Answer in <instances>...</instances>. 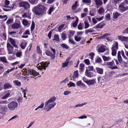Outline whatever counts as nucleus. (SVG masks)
Instances as JSON below:
<instances>
[{"mask_svg": "<svg viewBox=\"0 0 128 128\" xmlns=\"http://www.w3.org/2000/svg\"><path fill=\"white\" fill-rule=\"evenodd\" d=\"M78 3V2L77 1H76L75 2V4L73 5L72 6V9L74 10H75L76 9V7L78 6L77 4Z\"/></svg>", "mask_w": 128, "mask_h": 128, "instance_id": "24", "label": "nucleus"}, {"mask_svg": "<svg viewBox=\"0 0 128 128\" xmlns=\"http://www.w3.org/2000/svg\"><path fill=\"white\" fill-rule=\"evenodd\" d=\"M62 38L63 40H64L66 38V36L65 34L63 33L62 34Z\"/></svg>", "mask_w": 128, "mask_h": 128, "instance_id": "50", "label": "nucleus"}, {"mask_svg": "<svg viewBox=\"0 0 128 128\" xmlns=\"http://www.w3.org/2000/svg\"><path fill=\"white\" fill-rule=\"evenodd\" d=\"M78 18H77L76 20L73 23L72 26L74 27H75L77 26L78 24Z\"/></svg>", "mask_w": 128, "mask_h": 128, "instance_id": "38", "label": "nucleus"}, {"mask_svg": "<svg viewBox=\"0 0 128 128\" xmlns=\"http://www.w3.org/2000/svg\"><path fill=\"white\" fill-rule=\"evenodd\" d=\"M69 60L67 59L66 60V62L65 63L63 64L62 67H64L67 66L68 64V63L69 62Z\"/></svg>", "mask_w": 128, "mask_h": 128, "instance_id": "35", "label": "nucleus"}, {"mask_svg": "<svg viewBox=\"0 0 128 128\" xmlns=\"http://www.w3.org/2000/svg\"><path fill=\"white\" fill-rule=\"evenodd\" d=\"M104 10L102 8H100L98 10V12L100 14H101L103 13Z\"/></svg>", "mask_w": 128, "mask_h": 128, "instance_id": "29", "label": "nucleus"}, {"mask_svg": "<svg viewBox=\"0 0 128 128\" xmlns=\"http://www.w3.org/2000/svg\"><path fill=\"white\" fill-rule=\"evenodd\" d=\"M86 103H82V104H76L75 105V106L74 107V108H76L78 107H81L84 105L86 104Z\"/></svg>", "mask_w": 128, "mask_h": 128, "instance_id": "30", "label": "nucleus"}, {"mask_svg": "<svg viewBox=\"0 0 128 128\" xmlns=\"http://www.w3.org/2000/svg\"><path fill=\"white\" fill-rule=\"evenodd\" d=\"M89 70H86L85 72V75L91 78L92 76V75L91 74V73L90 72Z\"/></svg>", "mask_w": 128, "mask_h": 128, "instance_id": "15", "label": "nucleus"}, {"mask_svg": "<svg viewBox=\"0 0 128 128\" xmlns=\"http://www.w3.org/2000/svg\"><path fill=\"white\" fill-rule=\"evenodd\" d=\"M29 11L28 10L25 12L24 14L22 16V17L24 18L28 17H29Z\"/></svg>", "mask_w": 128, "mask_h": 128, "instance_id": "21", "label": "nucleus"}, {"mask_svg": "<svg viewBox=\"0 0 128 128\" xmlns=\"http://www.w3.org/2000/svg\"><path fill=\"white\" fill-rule=\"evenodd\" d=\"M22 53L20 52H18L16 53V56L17 57H20L22 55Z\"/></svg>", "mask_w": 128, "mask_h": 128, "instance_id": "47", "label": "nucleus"}, {"mask_svg": "<svg viewBox=\"0 0 128 128\" xmlns=\"http://www.w3.org/2000/svg\"><path fill=\"white\" fill-rule=\"evenodd\" d=\"M3 39L6 40V35L5 33H4L3 34Z\"/></svg>", "mask_w": 128, "mask_h": 128, "instance_id": "64", "label": "nucleus"}, {"mask_svg": "<svg viewBox=\"0 0 128 128\" xmlns=\"http://www.w3.org/2000/svg\"><path fill=\"white\" fill-rule=\"evenodd\" d=\"M110 35L109 34H104L102 36H101V38H106L107 41H108L110 39L109 37H108V36H110Z\"/></svg>", "mask_w": 128, "mask_h": 128, "instance_id": "12", "label": "nucleus"}, {"mask_svg": "<svg viewBox=\"0 0 128 128\" xmlns=\"http://www.w3.org/2000/svg\"><path fill=\"white\" fill-rule=\"evenodd\" d=\"M64 26L63 25H61V26H60L58 28V29L59 31H60L61 30L62 28Z\"/></svg>", "mask_w": 128, "mask_h": 128, "instance_id": "60", "label": "nucleus"}, {"mask_svg": "<svg viewBox=\"0 0 128 128\" xmlns=\"http://www.w3.org/2000/svg\"><path fill=\"white\" fill-rule=\"evenodd\" d=\"M84 62L87 65H89L90 64L89 60L88 59H85L84 60Z\"/></svg>", "mask_w": 128, "mask_h": 128, "instance_id": "46", "label": "nucleus"}, {"mask_svg": "<svg viewBox=\"0 0 128 128\" xmlns=\"http://www.w3.org/2000/svg\"><path fill=\"white\" fill-rule=\"evenodd\" d=\"M96 83L95 80L93 79L92 80H88L87 82V84L89 86L92 85Z\"/></svg>", "mask_w": 128, "mask_h": 128, "instance_id": "10", "label": "nucleus"}, {"mask_svg": "<svg viewBox=\"0 0 128 128\" xmlns=\"http://www.w3.org/2000/svg\"><path fill=\"white\" fill-rule=\"evenodd\" d=\"M98 82H100L101 83V85H102V83L104 82V80L102 78L100 77L98 78Z\"/></svg>", "mask_w": 128, "mask_h": 128, "instance_id": "27", "label": "nucleus"}, {"mask_svg": "<svg viewBox=\"0 0 128 128\" xmlns=\"http://www.w3.org/2000/svg\"><path fill=\"white\" fill-rule=\"evenodd\" d=\"M20 27V24L18 23H16L13 24L12 26L11 27L12 29H18Z\"/></svg>", "mask_w": 128, "mask_h": 128, "instance_id": "13", "label": "nucleus"}, {"mask_svg": "<svg viewBox=\"0 0 128 128\" xmlns=\"http://www.w3.org/2000/svg\"><path fill=\"white\" fill-rule=\"evenodd\" d=\"M106 17L107 20L110 19V14H107L106 15Z\"/></svg>", "mask_w": 128, "mask_h": 128, "instance_id": "49", "label": "nucleus"}, {"mask_svg": "<svg viewBox=\"0 0 128 128\" xmlns=\"http://www.w3.org/2000/svg\"><path fill=\"white\" fill-rule=\"evenodd\" d=\"M94 2L97 8L100 7L102 4V2L101 0H95Z\"/></svg>", "mask_w": 128, "mask_h": 128, "instance_id": "9", "label": "nucleus"}, {"mask_svg": "<svg viewBox=\"0 0 128 128\" xmlns=\"http://www.w3.org/2000/svg\"><path fill=\"white\" fill-rule=\"evenodd\" d=\"M104 47V46H102L98 48L99 51L100 52H104L105 50Z\"/></svg>", "mask_w": 128, "mask_h": 128, "instance_id": "20", "label": "nucleus"}, {"mask_svg": "<svg viewBox=\"0 0 128 128\" xmlns=\"http://www.w3.org/2000/svg\"><path fill=\"white\" fill-rule=\"evenodd\" d=\"M54 8L53 7H50L49 10V12L48 13L49 14H50L51 13V12L54 9Z\"/></svg>", "mask_w": 128, "mask_h": 128, "instance_id": "59", "label": "nucleus"}, {"mask_svg": "<svg viewBox=\"0 0 128 128\" xmlns=\"http://www.w3.org/2000/svg\"><path fill=\"white\" fill-rule=\"evenodd\" d=\"M76 84L78 86H80L81 85L82 86H84V84H83L82 83V82L81 81H78L76 82Z\"/></svg>", "mask_w": 128, "mask_h": 128, "instance_id": "41", "label": "nucleus"}, {"mask_svg": "<svg viewBox=\"0 0 128 128\" xmlns=\"http://www.w3.org/2000/svg\"><path fill=\"white\" fill-rule=\"evenodd\" d=\"M120 15V14L117 12H115L113 14V16L114 18H117Z\"/></svg>", "mask_w": 128, "mask_h": 128, "instance_id": "25", "label": "nucleus"}, {"mask_svg": "<svg viewBox=\"0 0 128 128\" xmlns=\"http://www.w3.org/2000/svg\"><path fill=\"white\" fill-rule=\"evenodd\" d=\"M78 28L80 30H81L82 29V26L80 23L78 26Z\"/></svg>", "mask_w": 128, "mask_h": 128, "instance_id": "58", "label": "nucleus"}, {"mask_svg": "<svg viewBox=\"0 0 128 128\" xmlns=\"http://www.w3.org/2000/svg\"><path fill=\"white\" fill-rule=\"evenodd\" d=\"M120 52L119 51L118 53V61L120 63H122V58L120 55Z\"/></svg>", "mask_w": 128, "mask_h": 128, "instance_id": "17", "label": "nucleus"}, {"mask_svg": "<svg viewBox=\"0 0 128 128\" xmlns=\"http://www.w3.org/2000/svg\"><path fill=\"white\" fill-rule=\"evenodd\" d=\"M81 37L77 36H76L74 37L75 40L77 42L80 41L81 40Z\"/></svg>", "mask_w": 128, "mask_h": 128, "instance_id": "31", "label": "nucleus"}, {"mask_svg": "<svg viewBox=\"0 0 128 128\" xmlns=\"http://www.w3.org/2000/svg\"><path fill=\"white\" fill-rule=\"evenodd\" d=\"M46 9L45 6L41 4L34 6L32 9L33 12L38 16H42L46 14Z\"/></svg>", "mask_w": 128, "mask_h": 128, "instance_id": "1", "label": "nucleus"}, {"mask_svg": "<svg viewBox=\"0 0 128 128\" xmlns=\"http://www.w3.org/2000/svg\"><path fill=\"white\" fill-rule=\"evenodd\" d=\"M104 26V24L103 22H102L99 24H98L95 27L96 28H102Z\"/></svg>", "mask_w": 128, "mask_h": 128, "instance_id": "19", "label": "nucleus"}, {"mask_svg": "<svg viewBox=\"0 0 128 128\" xmlns=\"http://www.w3.org/2000/svg\"><path fill=\"white\" fill-rule=\"evenodd\" d=\"M9 40L12 45L15 43V41L12 38H9Z\"/></svg>", "mask_w": 128, "mask_h": 128, "instance_id": "43", "label": "nucleus"}, {"mask_svg": "<svg viewBox=\"0 0 128 128\" xmlns=\"http://www.w3.org/2000/svg\"><path fill=\"white\" fill-rule=\"evenodd\" d=\"M69 42H70L71 43L73 44H75V42H74L73 40L71 39L70 38L69 40Z\"/></svg>", "mask_w": 128, "mask_h": 128, "instance_id": "63", "label": "nucleus"}, {"mask_svg": "<svg viewBox=\"0 0 128 128\" xmlns=\"http://www.w3.org/2000/svg\"><path fill=\"white\" fill-rule=\"evenodd\" d=\"M70 86H75V84L70 82V84L68 83L67 84V86L69 88L70 87Z\"/></svg>", "mask_w": 128, "mask_h": 128, "instance_id": "34", "label": "nucleus"}, {"mask_svg": "<svg viewBox=\"0 0 128 128\" xmlns=\"http://www.w3.org/2000/svg\"><path fill=\"white\" fill-rule=\"evenodd\" d=\"M10 94L9 93H8L6 94L2 98V99H3L6 98L9 96Z\"/></svg>", "mask_w": 128, "mask_h": 128, "instance_id": "37", "label": "nucleus"}, {"mask_svg": "<svg viewBox=\"0 0 128 128\" xmlns=\"http://www.w3.org/2000/svg\"><path fill=\"white\" fill-rule=\"evenodd\" d=\"M46 62H45L43 64H41V67L39 68H38V69L40 70H41L42 69H43L44 70H46V68L48 67V66L47 64L46 65Z\"/></svg>", "mask_w": 128, "mask_h": 128, "instance_id": "11", "label": "nucleus"}, {"mask_svg": "<svg viewBox=\"0 0 128 128\" xmlns=\"http://www.w3.org/2000/svg\"><path fill=\"white\" fill-rule=\"evenodd\" d=\"M26 44L27 43L26 42L25 43H22L20 44V46L22 49H24L26 46Z\"/></svg>", "mask_w": 128, "mask_h": 128, "instance_id": "28", "label": "nucleus"}, {"mask_svg": "<svg viewBox=\"0 0 128 128\" xmlns=\"http://www.w3.org/2000/svg\"><path fill=\"white\" fill-rule=\"evenodd\" d=\"M36 48V51L37 52L38 54H40V51L39 47L38 46H37Z\"/></svg>", "mask_w": 128, "mask_h": 128, "instance_id": "56", "label": "nucleus"}, {"mask_svg": "<svg viewBox=\"0 0 128 128\" xmlns=\"http://www.w3.org/2000/svg\"><path fill=\"white\" fill-rule=\"evenodd\" d=\"M84 68V65L83 64H81L80 65V69L82 72L83 71Z\"/></svg>", "mask_w": 128, "mask_h": 128, "instance_id": "33", "label": "nucleus"}, {"mask_svg": "<svg viewBox=\"0 0 128 128\" xmlns=\"http://www.w3.org/2000/svg\"><path fill=\"white\" fill-rule=\"evenodd\" d=\"M25 71V73L26 74L28 75L29 74L30 75H32L33 76V70H31L30 69L26 70Z\"/></svg>", "mask_w": 128, "mask_h": 128, "instance_id": "16", "label": "nucleus"}, {"mask_svg": "<svg viewBox=\"0 0 128 128\" xmlns=\"http://www.w3.org/2000/svg\"><path fill=\"white\" fill-rule=\"evenodd\" d=\"M113 47L112 48V55L113 56H114L116 55V50L118 49V43L117 42H116L113 46Z\"/></svg>", "mask_w": 128, "mask_h": 128, "instance_id": "5", "label": "nucleus"}, {"mask_svg": "<svg viewBox=\"0 0 128 128\" xmlns=\"http://www.w3.org/2000/svg\"><path fill=\"white\" fill-rule=\"evenodd\" d=\"M7 47L8 51L9 54H11L12 53L13 50V47L9 43L7 44Z\"/></svg>", "mask_w": 128, "mask_h": 128, "instance_id": "8", "label": "nucleus"}, {"mask_svg": "<svg viewBox=\"0 0 128 128\" xmlns=\"http://www.w3.org/2000/svg\"><path fill=\"white\" fill-rule=\"evenodd\" d=\"M39 74L38 72H37L35 71H34L33 72V76H36L38 75Z\"/></svg>", "mask_w": 128, "mask_h": 128, "instance_id": "52", "label": "nucleus"}, {"mask_svg": "<svg viewBox=\"0 0 128 128\" xmlns=\"http://www.w3.org/2000/svg\"><path fill=\"white\" fill-rule=\"evenodd\" d=\"M124 38V36H118V39L120 40L123 41Z\"/></svg>", "mask_w": 128, "mask_h": 128, "instance_id": "45", "label": "nucleus"}, {"mask_svg": "<svg viewBox=\"0 0 128 128\" xmlns=\"http://www.w3.org/2000/svg\"><path fill=\"white\" fill-rule=\"evenodd\" d=\"M0 60L1 61L4 62L6 63L7 62L6 59L5 57H3L0 58Z\"/></svg>", "mask_w": 128, "mask_h": 128, "instance_id": "42", "label": "nucleus"}, {"mask_svg": "<svg viewBox=\"0 0 128 128\" xmlns=\"http://www.w3.org/2000/svg\"><path fill=\"white\" fill-rule=\"evenodd\" d=\"M49 56H50L51 58L53 60L55 57V54H52L51 53Z\"/></svg>", "mask_w": 128, "mask_h": 128, "instance_id": "40", "label": "nucleus"}, {"mask_svg": "<svg viewBox=\"0 0 128 128\" xmlns=\"http://www.w3.org/2000/svg\"><path fill=\"white\" fill-rule=\"evenodd\" d=\"M122 33L123 34L127 33L128 34V27L123 30Z\"/></svg>", "mask_w": 128, "mask_h": 128, "instance_id": "57", "label": "nucleus"}, {"mask_svg": "<svg viewBox=\"0 0 128 128\" xmlns=\"http://www.w3.org/2000/svg\"><path fill=\"white\" fill-rule=\"evenodd\" d=\"M19 5L20 7H24V9L26 10L30 8V5L29 3L26 1H22L19 3Z\"/></svg>", "mask_w": 128, "mask_h": 128, "instance_id": "3", "label": "nucleus"}, {"mask_svg": "<svg viewBox=\"0 0 128 128\" xmlns=\"http://www.w3.org/2000/svg\"><path fill=\"white\" fill-rule=\"evenodd\" d=\"M23 24L25 26H27L28 24V22L26 20H23L22 21Z\"/></svg>", "mask_w": 128, "mask_h": 128, "instance_id": "36", "label": "nucleus"}, {"mask_svg": "<svg viewBox=\"0 0 128 128\" xmlns=\"http://www.w3.org/2000/svg\"><path fill=\"white\" fill-rule=\"evenodd\" d=\"M106 64L108 66V67L112 70H114L118 68V67L116 66H113L114 64V62L113 60L110 62H108L106 63Z\"/></svg>", "mask_w": 128, "mask_h": 128, "instance_id": "6", "label": "nucleus"}, {"mask_svg": "<svg viewBox=\"0 0 128 128\" xmlns=\"http://www.w3.org/2000/svg\"><path fill=\"white\" fill-rule=\"evenodd\" d=\"M71 91H70L66 90L65 91L64 93V94L65 95H67L69 94L70 93Z\"/></svg>", "mask_w": 128, "mask_h": 128, "instance_id": "48", "label": "nucleus"}, {"mask_svg": "<svg viewBox=\"0 0 128 128\" xmlns=\"http://www.w3.org/2000/svg\"><path fill=\"white\" fill-rule=\"evenodd\" d=\"M96 70L98 73L101 74H103V70L102 69L99 68H96Z\"/></svg>", "mask_w": 128, "mask_h": 128, "instance_id": "18", "label": "nucleus"}, {"mask_svg": "<svg viewBox=\"0 0 128 128\" xmlns=\"http://www.w3.org/2000/svg\"><path fill=\"white\" fill-rule=\"evenodd\" d=\"M102 58L104 61H107L110 60V58L109 57H106L105 56H102Z\"/></svg>", "mask_w": 128, "mask_h": 128, "instance_id": "26", "label": "nucleus"}, {"mask_svg": "<svg viewBox=\"0 0 128 128\" xmlns=\"http://www.w3.org/2000/svg\"><path fill=\"white\" fill-rule=\"evenodd\" d=\"M35 27V24L34 22L32 21V25L31 27V31H33Z\"/></svg>", "mask_w": 128, "mask_h": 128, "instance_id": "39", "label": "nucleus"}, {"mask_svg": "<svg viewBox=\"0 0 128 128\" xmlns=\"http://www.w3.org/2000/svg\"><path fill=\"white\" fill-rule=\"evenodd\" d=\"M13 83L14 84L18 86H20L21 84L20 82H19L18 80L14 81Z\"/></svg>", "mask_w": 128, "mask_h": 128, "instance_id": "22", "label": "nucleus"}, {"mask_svg": "<svg viewBox=\"0 0 128 128\" xmlns=\"http://www.w3.org/2000/svg\"><path fill=\"white\" fill-rule=\"evenodd\" d=\"M88 69H87L88 70H89V71H90V70L93 71V66H89L88 67Z\"/></svg>", "mask_w": 128, "mask_h": 128, "instance_id": "55", "label": "nucleus"}, {"mask_svg": "<svg viewBox=\"0 0 128 128\" xmlns=\"http://www.w3.org/2000/svg\"><path fill=\"white\" fill-rule=\"evenodd\" d=\"M85 25L84 28L86 29L89 26V24L86 21L84 22Z\"/></svg>", "mask_w": 128, "mask_h": 128, "instance_id": "44", "label": "nucleus"}, {"mask_svg": "<svg viewBox=\"0 0 128 128\" xmlns=\"http://www.w3.org/2000/svg\"><path fill=\"white\" fill-rule=\"evenodd\" d=\"M12 87L10 84L6 83L4 84V90H6L7 89H9Z\"/></svg>", "mask_w": 128, "mask_h": 128, "instance_id": "14", "label": "nucleus"}, {"mask_svg": "<svg viewBox=\"0 0 128 128\" xmlns=\"http://www.w3.org/2000/svg\"><path fill=\"white\" fill-rule=\"evenodd\" d=\"M124 3L122 2L120 4L119 6V10L121 12H123L127 10L128 9L127 6H125L124 5Z\"/></svg>", "mask_w": 128, "mask_h": 128, "instance_id": "7", "label": "nucleus"}, {"mask_svg": "<svg viewBox=\"0 0 128 128\" xmlns=\"http://www.w3.org/2000/svg\"><path fill=\"white\" fill-rule=\"evenodd\" d=\"M54 39L53 40H56V41H58L59 42V38L58 35H55L54 36Z\"/></svg>", "mask_w": 128, "mask_h": 128, "instance_id": "32", "label": "nucleus"}, {"mask_svg": "<svg viewBox=\"0 0 128 128\" xmlns=\"http://www.w3.org/2000/svg\"><path fill=\"white\" fill-rule=\"evenodd\" d=\"M29 2L32 4H34L36 2V0H28Z\"/></svg>", "mask_w": 128, "mask_h": 128, "instance_id": "62", "label": "nucleus"}, {"mask_svg": "<svg viewBox=\"0 0 128 128\" xmlns=\"http://www.w3.org/2000/svg\"><path fill=\"white\" fill-rule=\"evenodd\" d=\"M18 95L19 96V97H18V101H21L22 100V98H21V96H22V95H21V94L20 93H19Z\"/></svg>", "mask_w": 128, "mask_h": 128, "instance_id": "53", "label": "nucleus"}, {"mask_svg": "<svg viewBox=\"0 0 128 128\" xmlns=\"http://www.w3.org/2000/svg\"><path fill=\"white\" fill-rule=\"evenodd\" d=\"M18 106L17 103L15 102H12L10 103L8 105V107L11 110H13L15 108H16Z\"/></svg>", "mask_w": 128, "mask_h": 128, "instance_id": "4", "label": "nucleus"}, {"mask_svg": "<svg viewBox=\"0 0 128 128\" xmlns=\"http://www.w3.org/2000/svg\"><path fill=\"white\" fill-rule=\"evenodd\" d=\"M78 73L77 71H74V74L72 76V78H78Z\"/></svg>", "mask_w": 128, "mask_h": 128, "instance_id": "23", "label": "nucleus"}, {"mask_svg": "<svg viewBox=\"0 0 128 128\" xmlns=\"http://www.w3.org/2000/svg\"><path fill=\"white\" fill-rule=\"evenodd\" d=\"M12 21V19H9L8 20L7 22L6 23L7 24H10Z\"/></svg>", "mask_w": 128, "mask_h": 128, "instance_id": "61", "label": "nucleus"}, {"mask_svg": "<svg viewBox=\"0 0 128 128\" xmlns=\"http://www.w3.org/2000/svg\"><path fill=\"white\" fill-rule=\"evenodd\" d=\"M56 99V97L53 96L45 102L44 108L46 111H49L56 104V103L55 102Z\"/></svg>", "mask_w": 128, "mask_h": 128, "instance_id": "2", "label": "nucleus"}, {"mask_svg": "<svg viewBox=\"0 0 128 128\" xmlns=\"http://www.w3.org/2000/svg\"><path fill=\"white\" fill-rule=\"evenodd\" d=\"M96 61L98 62H102V60L100 58H97L96 60Z\"/></svg>", "mask_w": 128, "mask_h": 128, "instance_id": "54", "label": "nucleus"}, {"mask_svg": "<svg viewBox=\"0 0 128 128\" xmlns=\"http://www.w3.org/2000/svg\"><path fill=\"white\" fill-rule=\"evenodd\" d=\"M82 1L84 3H89L91 2V0H82Z\"/></svg>", "mask_w": 128, "mask_h": 128, "instance_id": "51", "label": "nucleus"}]
</instances>
